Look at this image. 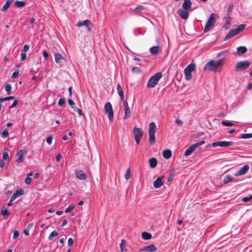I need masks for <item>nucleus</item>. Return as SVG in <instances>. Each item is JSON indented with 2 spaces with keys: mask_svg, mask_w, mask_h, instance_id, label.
I'll list each match as a JSON object with an SVG mask.
<instances>
[{
  "mask_svg": "<svg viewBox=\"0 0 252 252\" xmlns=\"http://www.w3.org/2000/svg\"><path fill=\"white\" fill-rule=\"evenodd\" d=\"M14 98H15V97L13 96H10L5 97V101L12 100V99H14Z\"/></svg>",
  "mask_w": 252,
  "mask_h": 252,
  "instance_id": "e2e57ef3",
  "label": "nucleus"
},
{
  "mask_svg": "<svg viewBox=\"0 0 252 252\" xmlns=\"http://www.w3.org/2000/svg\"><path fill=\"white\" fill-rule=\"evenodd\" d=\"M19 231L18 230H14L13 236V239H17V238L19 236Z\"/></svg>",
  "mask_w": 252,
  "mask_h": 252,
  "instance_id": "8fccbe9b",
  "label": "nucleus"
},
{
  "mask_svg": "<svg viewBox=\"0 0 252 252\" xmlns=\"http://www.w3.org/2000/svg\"><path fill=\"white\" fill-rule=\"evenodd\" d=\"M5 165V162L4 161V160H0V168H3Z\"/></svg>",
  "mask_w": 252,
  "mask_h": 252,
  "instance_id": "680f3d73",
  "label": "nucleus"
},
{
  "mask_svg": "<svg viewBox=\"0 0 252 252\" xmlns=\"http://www.w3.org/2000/svg\"><path fill=\"white\" fill-rule=\"evenodd\" d=\"M27 55L26 53H23L21 55V60L23 61L26 59Z\"/></svg>",
  "mask_w": 252,
  "mask_h": 252,
  "instance_id": "bf43d9fd",
  "label": "nucleus"
},
{
  "mask_svg": "<svg viewBox=\"0 0 252 252\" xmlns=\"http://www.w3.org/2000/svg\"><path fill=\"white\" fill-rule=\"evenodd\" d=\"M159 49L158 46H153L150 49V51L152 54L157 55L158 53Z\"/></svg>",
  "mask_w": 252,
  "mask_h": 252,
  "instance_id": "a878e982",
  "label": "nucleus"
},
{
  "mask_svg": "<svg viewBox=\"0 0 252 252\" xmlns=\"http://www.w3.org/2000/svg\"><path fill=\"white\" fill-rule=\"evenodd\" d=\"M43 56L44 57V60H46L48 58L49 54H48V53L46 51H44L43 52Z\"/></svg>",
  "mask_w": 252,
  "mask_h": 252,
  "instance_id": "5fc2aeb1",
  "label": "nucleus"
},
{
  "mask_svg": "<svg viewBox=\"0 0 252 252\" xmlns=\"http://www.w3.org/2000/svg\"><path fill=\"white\" fill-rule=\"evenodd\" d=\"M205 143V141L202 140L200 142H197L196 143H195L194 144H192V145L190 146V154H191L192 152L194 151V150L195 149V148Z\"/></svg>",
  "mask_w": 252,
  "mask_h": 252,
  "instance_id": "412c9836",
  "label": "nucleus"
},
{
  "mask_svg": "<svg viewBox=\"0 0 252 252\" xmlns=\"http://www.w3.org/2000/svg\"><path fill=\"white\" fill-rule=\"evenodd\" d=\"M54 56L56 63L59 64L60 66H62L66 63L65 59L61 54L56 53Z\"/></svg>",
  "mask_w": 252,
  "mask_h": 252,
  "instance_id": "6e6552de",
  "label": "nucleus"
},
{
  "mask_svg": "<svg viewBox=\"0 0 252 252\" xmlns=\"http://www.w3.org/2000/svg\"><path fill=\"white\" fill-rule=\"evenodd\" d=\"M67 220H64L63 221L61 226L63 227L64 225H65L67 224Z\"/></svg>",
  "mask_w": 252,
  "mask_h": 252,
  "instance_id": "338daca9",
  "label": "nucleus"
},
{
  "mask_svg": "<svg viewBox=\"0 0 252 252\" xmlns=\"http://www.w3.org/2000/svg\"><path fill=\"white\" fill-rule=\"evenodd\" d=\"M8 136V131L7 129L4 130L1 133V137L3 138H5Z\"/></svg>",
  "mask_w": 252,
  "mask_h": 252,
  "instance_id": "37998d69",
  "label": "nucleus"
},
{
  "mask_svg": "<svg viewBox=\"0 0 252 252\" xmlns=\"http://www.w3.org/2000/svg\"><path fill=\"white\" fill-rule=\"evenodd\" d=\"M52 139H53V138L51 136H48L47 139H46V142L47 143L49 144V145H51L52 144Z\"/></svg>",
  "mask_w": 252,
  "mask_h": 252,
  "instance_id": "3c124183",
  "label": "nucleus"
},
{
  "mask_svg": "<svg viewBox=\"0 0 252 252\" xmlns=\"http://www.w3.org/2000/svg\"><path fill=\"white\" fill-rule=\"evenodd\" d=\"M250 64L251 63L248 60L238 62L235 65V70L236 71L245 70L250 66Z\"/></svg>",
  "mask_w": 252,
  "mask_h": 252,
  "instance_id": "423d86ee",
  "label": "nucleus"
},
{
  "mask_svg": "<svg viewBox=\"0 0 252 252\" xmlns=\"http://www.w3.org/2000/svg\"><path fill=\"white\" fill-rule=\"evenodd\" d=\"M246 25L245 24H241L238 26L236 29H235L236 31L239 33L240 32L242 31L245 28Z\"/></svg>",
  "mask_w": 252,
  "mask_h": 252,
  "instance_id": "72a5a7b5",
  "label": "nucleus"
},
{
  "mask_svg": "<svg viewBox=\"0 0 252 252\" xmlns=\"http://www.w3.org/2000/svg\"><path fill=\"white\" fill-rule=\"evenodd\" d=\"M184 73L186 79L189 80V64L185 68Z\"/></svg>",
  "mask_w": 252,
  "mask_h": 252,
  "instance_id": "7c9ffc66",
  "label": "nucleus"
},
{
  "mask_svg": "<svg viewBox=\"0 0 252 252\" xmlns=\"http://www.w3.org/2000/svg\"><path fill=\"white\" fill-rule=\"evenodd\" d=\"M26 4V2L24 1H16L15 2V6L17 7H22Z\"/></svg>",
  "mask_w": 252,
  "mask_h": 252,
  "instance_id": "c756f323",
  "label": "nucleus"
},
{
  "mask_svg": "<svg viewBox=\"0 0 252 252\" xmlns=\"http://www.w3.org/2000/svg\"><path fill=\"white\" fill-rule=\"evenodd\" d=\"M247 51V49L245 46H240L237 48V53L238 55L241 56L245 53Z\"/></svg>",
  "mask_w": 252,
  "mask_h": 252,
  "instance_id": "5701e85b",
  "label": "nucleus"
},
{
  "mask_svg": "<svg viewBox=\"0 0 252 252\" xmlns=\"http://www.w3.org/2000/svg\"><path fill=\"white\" fill-rule=\"evenodd\" d=\"M233 179V178L231 176L227 175H226L223 179V183L224 184H227L230 182H231Z\"/></svg>",
  "mask_w": 252,
  "mask_h": 252,
  "instance_id": "bb28decb",
  "label": "nucleus"
},
{
  "mask_svg": "<svg viewBox=\"0 0 252 252\" xmlns=\"http://www.w3.org/2000/svg\"><path fill=\"white\" fill-rule=\"evenodd\" d=\"M13 0H7L2 8L1 11L3 12L6 11L9 8Z\"/></svg>",
  "mask_w": 252,
  "mask_h": 252,
  "instance_id": "393cba45",
  "label": "nucleus"
},
{
  "mask_svg": "<svg viewBox=\"0 0 252 252\" xmlns=\"http://www.w3.org/2000/svg\"><path fill=\"white\" fill-rule=\"evenodd\" d=\"M18 100H15L13 103V104L10 106V108H12L14 107H15L17 104H18Z\"/></svg>",
  "mask_w": 252,
  "mask_h": 252,
  "instance_id": "052dcab7",
  "label": "nucleus"
},
{
  "mask_svg": "<svg viewBox=\"0 0 252 252\" xmlns=\"http://www.w3.org/2000/svg\"><path fill=\"white\" fill-rule=\"evenodd\" d=\"M142 237L144 240H149L152 238V235L147 232H143L142 233Z\"/></svg>",
  "mask_w": 252,
  "mask_h": 252,
  "instance_id": "c85d7f7f",
  "label": "nucleus"
},
{
  "mask_svg": "<svg viewBox=\"0 0 252 252\" xmlns=\"http://www.w3.org/2000/svg\"><path fill=\"white\" fill-rule=\"evenodd\" d=\"M30 49V46L26 44L23 47V51L24 53H26Z\"/></svg>",
  "mask_w": 252,
  "mask_h": 252,
  "instance_id": "6e6d98bb",
  "label": "nucleus"
},
{
  "mask_svg": "<svg viewBox=\"0 0 252 252\" xmlns=\"http://www.w3.org/2000/svg\"><path fill=\"white\" fill-rule=\"evenodd\" d=\"M24 190L22 189H17L11 197V201H13L18 197L23 195L24 194Z\"/></svg>",
  "mask_w": 252,
  "mask_h": 252,
  "instance_id": "4468645a",
  "label": "nucleus"
},
{
  "mask_svg": "<svg viewBox=\"0 0 252 252\" xmlns=\"http://www.w3.org/2000/svg\"><path fill=\"white\" fill-rule=\"evenodd\" d=\"M58 235V232L56 231H52L48 237L49 240H52L54 237L57 236Z\"/></svg>",
  "mask_w": 252,
  "mask_h": 252,
  "instance_id": "2f4dec72",
  "label": "nucleus"
},
{
  "mask_svg": "<svg viewBox=\"0 0 252 252\" xmlns=\"http://www.w3.org/2000/svg\"><path fill=\"white\" fill-rule=\"evenodd\" d=\"M117 90L118 93L120 96L121 100L124 101V100H125L124 94V92L123 91L122 88L121 86L120 85V84H118V85L117 86Z\"/></svg>",
  "mask_w": 252,
  "mask_h": 252,
  "instance_id": "6ab92c4d",
  "label": "nucleus"
},
{
  "mask_svg": "<svg viewBox=\"0 0 252 252\" xmlns=\"http://www.w3.org/2000/svg\"><path fill=\"white\" fill-rule=\"evenodd\" d=\"M149 162L150 167L152 168L156 167L158 164L157 159L155 158H151L149 159Z\"/></svg>",
  "mask_w": 252,
  "mask_h": 252,
  "instance_id": "4be33fe9",
  "label": "nucleus"
},
{
  "mask_svg": "<svg viewBox=\"0 0 252 252\" xmlns=\"http://www.w3.org/2000/svg\"><path fill=\"white\" fill-rule=\"evenodd\" d=\"M76 178L83 180H86L87 176L84 172L82 170H78L76 171Z\"/></svg>",
  "mask_w": 252,
  "mask_h": 252,
  "instance_id": "f3484780",
  "label": "nucleus"
},
{
  "mask_svg": "<svg viewBox=\"0 0 252 252\" xmlns=\"http://www.w3.org/2000/svg\"><path fill=\"white\" fill-rule=\"evenodd\" d=\"M162 155L166 159H169L172 155V153L170 150L166 149L163 151Z\"/></svg>",
  "mask_w": 252,
  "mask_h": 252,
  "instance_id": "b1692460",
  "label": "nucleus"
},
{
  "mask_svg": "<svg viewBox=\"0 0 252 252\" xmlns=\"http://www.w3.org/2000/svg\"><path fill=\"white\" fill-rule=\"evenodd\" d=\"M156 130V125L154 122H151L149 125V142L152 145L156 142L155 132Z\"/></svg>",
  "mask_w": 252,
  "mask_h": 252,
  "instance_id": "39448f33",
  "label": "nucleus"
},
{
  "mask_svg": "<svg viewBox=\"0 0 252 252\" xmlns=\"http://www.w3.org/2000/svg\"><path fill=\"white\" fill-rule=\"evenodd\" d=\"M143 7L142 6L136 7L134 9V11L136 12H140L142 10Z\"/></svg>",
  "mask_w": 252,
  "mask_h": 252,
  "instance_id": "864d4df0",
  "label": "nucleus"
},
{
  "mask_svg": "<svg viewBox=\"0 0 252 252\" xmlns=\"http://www.w3.org/2000/svg\"><path fill=\"white\" fill-rule=\"evenodd\" d=\"M195 65L194 63H190V72H192L195 69ZM191 78V74L190 73V79Z\"/></svg>",
  "mask_w": 252,
  "mask_h": 252,
  "instance_id": "c03bdc74",
  "label": "nucleus"
},
{
  "mask_svg": "<svg viewBox=\"0 0 252 252\" xmlns=\"http://www.w3.org/2000/svg\"><path fill=\"white\" fill-rule=\"evenodd\" d=\"M2 158L4 160H7L9 158V155H8V152L7 151L3 152V153L2 154Z\"/></svg>",
  "mask_w": 252,
  "mask_h": 252,
  "instance_id": "a19ab883",
  "label": "nucleus"
},
{
  "mask_svg": "<svg viewBox=\"0 0 252 252\" xmlns=\"http://www.w3.org/2000/svg\"><path fill=\"white\" fill-rule=\"evenodd\" d=\"M157 249L156 247L154 245L151 244L140 248L139 251L141 252H155Z\"/></svg>",
  "mask_w": 252,
  "mask_h": 252,
  "instance_id": "ddd939ff",
  "label": "nucleus"
},
{
  "mask_svg": "<svg viewBox=\"0 0 252 252\" xmlns=\"http://www.w3.org/2000/svg\"><path fill=\"white\" fill-rule=\"evenodd\" d=\"M126 244V241L124 239H122L121 240V242L120 246L121 252H124Z\"/></svg>",
  "mask_w": 252,
  "mask_h": 252,
  "instance_id": "473e14b6",
  "label": "nucleus"
},
{
  "mask_svg": "<svg viewBox=\"0 0 252 252\" xmlns=\"http://www.w3.org/2000/svg\"><path fill=\"white\" fill-rule=\"evenodd\" d=\"M32 181V178L30 177L27 176L25 179V182L27 185H30Z\"/></svg>",
  "mask_w": 252,
  "mask_h": 252,
  "instance_id": "49530a36",
  "label": "nucleus"
},
{
  "mask_svg": "<svg viewBox=\"0 0 252 252\" xmlns=\"http://www.w3.org/2000/svg\"><path fill=\"white\" fill-rule=\"evenodd\" d=\"M61 155L59 154L56 157V161L57 162H59L60 160H61Z\"/></svg>",
  "mask_w": 252,
  "mask_h": 252,
  "instance_id": "0e129e2a",
  "label": "nucleus"
},
{
  "mask_svg": "<svg viewBox=\"0 0 252 252\" xmlns=\"http://www.w3.org/2000/svg\"><path fill=\"white\" fill-rule=\"evenodd\" d=\"M250 167L248 164L245 165L243 167L241 168L237 172L235 173V176H239L245 175L247 173L249 170Z\"/></svg>",
  "mask_w": 252,
  "mask_h": 252,
  "instance_id": "9b49d317",
  "label": "nucleus"
},
{
  "mask_svg": "<svg viewBox=\"0 0 252 252\" xmlns=\"http://www.w3.org/2000/svg\"><path fill=\"white\" fill-rule=\"evenodd\" d=\"M224 62V59H221L218 61L211 60L205 65L204 70H208L214 72H217L221 68Z\"/></svg>",
  "mask_w": 252,
  "mask_h": 252,
  "instance_id": "f257e3e1",
  "label": "nucleus"
},
{
  "mask_svg": "<svg viewBox=\"0 0 252 252\" xmlns=\"http://www.w3.org/2000/svg\"><path fill=\"white\" fill-rule=\"evenodd\" d=\"M163 176H161L158 177L153 183V186L155 188H158L163 185L162 179Z\"/></svg>",
  "mask_w": 252,
  "mask_h": 252,
  "instance_id": "dca6fc26",
  "label": "nucleus"
},
{
  "mask_svg": "<svg viewBox=\"0 0 252 252\" xmlns=\"http://www.w3.org/2000/svg\"><path fill=\"white\" fill-rule=\"evenodd\" d=\"M222 124L223 125L228 126H231L233 125V124L232 123L227 121H223L222 122Z\"/></svg>",
  "mask_w": 252,
  "mask_h": 252,
  "instance_id": "09e8293b",
  "label": "nucleus"
},
{
  "mask_svg": "<svg viewBox=\"0 0 252 252\" xmlns=\"http://www.w3.org/2000/svg\"><path fill=\"white\" fill-rule=\"evenodd\" d=\"M18 75H19L18 71H14L12 74V78H15L17 77L18 76Z\"/></svg>",
  "mask_w": 252,
  "mask_h": 252,
  "instance_id": "4d7b16f0",
  "label": "nucleus"
},
{
  "mask_svg": "<svg viewBox=\"0 0 252 252\" xmlns=\"http://www.w3.org/2000/svg\"><path fill=\"white\" fill-rule=\"evenodd\" d=\"M74 109L75 111H77L78 113L80 116L83 115V112L81 109L75 107V108H74Z\"/></svg>",
  "mask_w": 252,
  "mask_h": 252,
  "instance_id": "603ef678",
  "label": "nucleus"
},
{
  "mask_svg": "<svg viewBox=\"0 0 252 252\" xmlns=\"http://www.w3.org/2000/svg\"><path fill=\"white\" fill-rule=\"evenodd\" d=\"M67 243H68V245L69 246H72L73 243V239L72 238H69L68 240Z\"/></svg>",
  "mask_w": 252,
  "mask_h": 252,
  "instance_id": "13d9d810",
  "label": "nucleus"
},
{
  "mask_svg": "<svg viewBox=\"0 0 252 252\" xmlns=\"http://www.w3.org/2000/svg\"><path fill=\"white\" fill-rule=\"evenodd\" d=\"M105 111L110 121H112L114 118V113L112 106L110 102H107L105 105Z\"/></svg>",
  "mask_w": 252,
  "mask_h": 252,
  "instance_id": "0eeeda50",
  "label": "nucleus"
},
{
  "mask_svg": "<svg viewBox=\"0 0 252 252\" xmlns=\"http://www.w3.org/2000/svg\"><path fill=\"white\" fill-rule=\"evenodd\" d=\"M124 103V110H125V116H124V119H126L128 118L131 114V111L130 110V108L128 106V104L126 100H124V101H122Z\"/></svg>",
  "mask_w": 252,
  "mask_h": 252,
  "instance_id": "9d476101",
  "label": "nucleus"
},
{
  "mask_svg": "<svg viewBox=\"0 0 252 252\" xmlns=\"http://www.w3.org/2000/svg\"><path fill=\"white\" fill-rule=\"evenodd\" d=\"M233 144L232 141H218L216 142H213L212 143L211 145L212 147H215L216 146H220V147H229L232 146Z\"/></svg>",
  "mask_w": 252,
  "mask_h": 252,
  "instance_id": "1a4fd4ad",
  "label": "nucleus"
},
{
  "mask_svg": "<svg viewBox=\"0 0 252 252\" xmlns=\"http://www.w3.org/2000/svg\"><path fill=\"white\" fill-rule=\"evenodd\" d=\"M17 156L18 158L17 159L16 161L18 163H20L24 160V152L22 150H20L17 153Z\"/></svg>",
  "mask_w": 252,
  "mask_h": 252,
  "instance_id": "aec40b11",
  "label": "nucleus"
},
{
  "mask_svg": "<svg viewBox=\"0 0 252 252\" xmlns=\"http://www.w3.org/2000/svg\"><path fill=\"white\" fill-rule=\"evenodd\" d=\"M217 15L216 13H212L205 25L204 29V32H207L213 28L217 20Z\"/></svg>",
  "mask_w": 252,
  "mask_h": 252,
  "instance_id": "7ed1b4c3",
  "label": "nucleus"
},
{
  "mask_svg": "<svg viewBox=\"0 0 252 252\" xmlns=\"http://www.w3.org/2000/svg\"><path fill=\"white\" fill-rule=\"evenodd\" d=\"M0 214L3 216L4 219H6L10 215V212L6 209L2 210Z\"/></svg>",
  "mask_w": 252,
  "mask_h": 252,
  "instance_id": "cd10ccee",
  "label": "nucleus"
},
{
  "mask_svg": "<svg viewBox=\"0 0 252 252\" xmlns=\"http://www.w3.org/2000/svg\"><path fill=\"white\" fill-rule=\"evenodd\" d=\"M176 123L178 125H182V122L179 119H176V121H175Z\"/></svg>",
  "mask_w": 252,
  "mask_h": 252,
  "instance_id": "774afa93",
  "label": "nucleus"
},
{
  "mask_svg": "<svg viewBox=\"0 0 252 252\" xmlns=\"http://www.w3.org/2000/svg\"><path fill=\"white\" fill-rule=\"evenodd\" d=\"M64 104H65V100L62 97V98H60L59 100V102H58V104L60 106H61V107H63L64 105Z\"/></svg>",
  "mask_w": 252,
  "mask_h": 252,
  "instance_id": "ea45409f",
  "label": "nucleus"
},
{
  "mask_svg": "<svg viewBox=\"0 0 252 252\" xmlns=\"http://www.w3.org/2000/svg\"><path fill=\"white\" fill-rule=\"evenodd\" d=\"M252 199V194L249 196H247V197H244L243 198H242V201H243L244 202H247Z\"/></svg>",
  "mask_w": 252,
  "mask_h": 252,
  "instance_id": "de8ad7c7",
  "label": "nucleus"
},
{
  "mask_svg": "<svg viewBox=\"0 0 252 252\" xmlns=\"http://www.w3.org/2000/svg\"><path fill=\"white\" fill-rule=\"evenodd\" d=\"M5 90L8 94H10L11 93V86L10 84H6Z\"/></svg>",
  "mask_w": 252,
  "mask_h": 252,
  "instance_id": "c9c22d12",
  "label": "nucleus"
},
{
  "mask_svg": "<svg viewBox=\"0 0 252 252\" xmlns=\"http://www.w3.org/2000/svg\"><path fill=\"white\" fill-rule=\"evenodd\" d=\"M29 231H30V230L26 228V229L24 230V232L26 235L29 236L30 235Z\"/></svg>",
  "mask_w": 252,
  "mask_h": 252,
  "instance_id": "69168bd1",
  "label": "nucleus"
},
{
  "mask_svg": "<svg viewBox=\"0 0 252 252\" xmlns=\"http://www.w3.org/2000/svg\"><path fill=\"white\" fill-rule=\"evenodd\" d=\"M92 25V23L90 20H85L83 21L79 22L76 26L79 27L85 26L87 28L88 30L90 32L92 31V27H91Z\"/></svg>",
  "mask_w": 252,
  "mask_h": 252,
  "instance_id": "f8f14e48",
  "label": "nucleus"
},
{
  "mask_svg": "<svg viewBox=\"0 0 252 252\" xmlns=\"http://www.w3.org/2000/svg\"><path fill=\"white\" fill-rule=\"evenodd\" d=\"M68 104L71 106V107L74 109L75 107V104L74 102L73 101V100L71 98H69L68 100Z\"/></svg>",
  "mask_w": 252,
  "mask_h": 252,
  "instance_id": "a18cd8bd",
  "label": "nucleus"
},
{
  "mask_svg": "<svg viewBox=\"0 0 252 252\" xmlns=\"http://www.w3.org/2000/svg\"><path fill=\"white\" fill-rule=\"evenodd\" d=\"M188 160H183L181 163V166L183 167V168H186L188 166Z\"/></svg>",
  "mask_w": 252,
  "mask_h": 252,
  "instance_id": "79ce46f5",
  "label": "nucleus"
},
{
  "mask_svg": "<svg viewBox=\"0 0 252 252\" xmlns=\"http://www.w3.org/2000/svg\"><path fill=\"white\" fill-rule=\"evenodd\" d=\"M74 208V205L73 204H70L69 206L65 210V212L66 213H69L72 212Z\"/></svg>",
  "mask_w": 252,
  "mask_h": 252,
  "instance_id": "f704fd0d",
  "label": "nucleus"
},
{
  "mask_svg": "<svg viewBox=\"0 0 252 252\" xmlns=\"http://www.w3.org/2000/svg\"><path fill=\"white\" fill-rule=\"evenodd\" d=\"M182 6V8L178 9L177 13L183 19L186 20L189 16V0H184Z\"/></svg>",
  "mask_w": 252,
  "mask_h": 252,
  "instance_id": "f03ea898",
  "label": "nucleus"
},
{
  "mask_svg": "<svg viewBox=\"0 0 252 252\" xmlns=\"http://www.w3.org/2000/svg\"><path fill=\"white\" fill-rule=\"evenodd\" d=\"M238 34V32L236 31L235 29H232L229 31L227 35L224 37V40H227L229 39L232 38L235 35Z\"/></svg>",
  "mask_w": 252,
  "mask_h": 252,
  "instance_id": "a211bd4d",
  "label": "nucleus"
},
{
  "mask_svg": "<svg viewBox=\"0 0 252 252\" xmlns=\"http://www.w3.org/2000/svg\"><path fill=\"white\" fill-rule=\"evenodd\" d=\"M132 71L134 73H139L141 72V70L140 69V68L137 66H134L132 68Z\"/></svg>",
  "mask_w": 252,
  "mask_h": 252,
  "instance_id": "4c0bfd02",
  "label": "nucleus"
},
{
  "mask_svg": "<svg viewBox=\"0 0 252 252\" xmlns=\"http://www.w3.org/2000/svg\"><path fill=\"white\" fill-rule=\"evenodd\" d=\"M133 134L134 138H142L143 133L142 129L137 127H134L133 128Z\"/></svg>",
  "mask_w": 252,
  "mask_h": 252,
  "instance_id": "2eb2a0df",
  "label": "nucleus"
},
{
  "mask_svg": "<svg viewBox=\"0 0 252 252\" xmlns=\"http://www.w3.org/2000/svg\"><path fill=\"white\" fill-rule=\"evenodd\" d=\"M161 77L162 73L161 72H158L155 74L149 80L147 84L148 87L150 88L155 87Z\"/></svg>",
  "mask_w": 252,
  "mask_h": 252,
  "instance_id": "20e7f679",
  "label": "nucleus"
},
{
  "mask_svg": "<svg viewBox=\"0 0 252 252\" xmlns=\"http://www.w3.org/2000/svg\"><path fill=\"white\" fill-rule=\"evenodd\" d=\"M241 138L243 139H249L252 138V133H244L241 135Z\"/></svg>",
  "mask_w": 252,
  "mask_h": 252,
  "instance_id": "e433bc0d",
  "label": "nucleus"
},
{
  "mask_svg": "<svg viewBox=\"0 0 252 252\" xmlns=\"http://www.w3.org/2000/svg\"><path fill=\"white\" fill-rule=\"evenodd\" d=\"M125 177L126 180H128L130 177V171L129 168H127L125 175Z\"/></svg>",
  "mask_w": 252,
  "mask_h": 252,
  "instance_id": "58836bf2",
  "label": "nucleus"
}]
</instances>
